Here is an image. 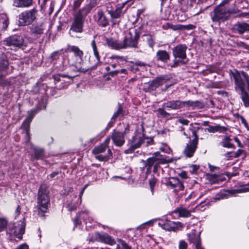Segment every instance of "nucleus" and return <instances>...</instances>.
Returning a JSON list of instances; mask_svg holds the SVG:
<instances>
[{
  "instance_id": "f8f14e48",
  "label": "nucleus",
  "mask_w": 249,
  "mask_h": 249,
  "mask_svg": "<svg viewBox=\"0 0 249 249\" xmlns=\"http://www.w3.org/2000/svg\"><path fill=\"white\" fill-rule=\"evenodd\" d=\"M232 77L234 80L235 89L238 88L240 90L245 89V83L247 87L249 85V76L248 74L243 71H236L232 73Z\"/></svg>"
},
{
  "instance_id": "3c124183",
  "label": "nucleus",
  "mask_w": 249,
  "mask_h": 249,
  "mask_svg": "<svg viewBox=\"0 0 249 249\" xmlns=\"http://www.w3.org/2000/svg\"><path fill=\"white\" fill-rule=\"evenodd\" d=\"M243 150L241 149H239L237 151H236L235 153L233 152H231V153H228L226 154L225 156L226 157H228V155L231 154H233V156L235 158H237L240 156L243 153Z\"/></svg>"
},
{
  "instance_id": "dca6fc26",
  "label": "nucleus",
  "mask_w": 249,
  "mask_h": 249,
  "mask_svg": "<svg viewBox=\"0 0 249 249\" xmlns=\"http://www.w3.org/2000/svg\"><path fill=\"white\" fill-rule=\"evenodd\" d=\"M3 42L5 45L10 47L11 49H16L23 45L24 40L21 36L14 35L6 38Z\"/></svg>"
},
{
  "instance_id": "680f3d73",
  "label": "nucleus",
  "mask_w": 249,
  "mask_h": 249,
  "mask_svg": "<svg viewBox=\"0 0 249 249\" xmlns=\"http://www.w3.org/2000/svg\"><path fill=\"white\" fill-rule=\"evenodd\" d=\"M196 192H193L189 196L186 198V200H189L192 198H196Z\"/></svg>"
},
{
  "instance_id": "a878e982",
  "label": "nucleus",
  "mask_w": 249,
  "mask_h": 249,
  "mask_svg": "<svg viewBox=\"0 0 249 249\" xmlns=\"http://www.w3.org/2000/svg\"><path fill=\"white\" fill-rule=\"evenodd\" d=\"M91 45L93 51L94 56L95 58V60L94 62H91L92 64V67H96L100 62V57L98 52L97 47L96 44V42L94 40H92L91 43Z\"/></svg>"
},
{
  "instance_id": "ddd939ff",
  "label": "nucleus",
  "mask_w": 249,
  "mask_h": 249,
  "mask_svg": "<svg viewBox=\"0 0 249 249\" xmlns=\"http://www.w3.org/2000/svg\"><path fill=\"white\" fill-rule=\"evenodd\" d=\"M37 10L35 8L25 11L19 15V22L20 25L25 26L32 23L36 18Z\"/></svg>"
},
{
  "instance_id": "cd10ccee",
  "label": "nucleus",
  "mask_w": 249,
  "mask_h": 249,
  "mask_svg": "<svg viewBox=\"0 0 249 249\" xmlns=\"http://www.w3.org/2000/svg\"><path fill=\"white\" fill-rule=\"evenodd\" d=\"M33 4V0H13V5L18 8H27Z\"/></svg>"
},
{
  "instance_id": "4be33fe9",
  "label": "nucleus",
  "mask_w": 249,
  "mask_h": 249,
  "mask_svg": "<svg viewBox=\"0 0 249 249\" xmlns=\"http://www.w3.org/2000/svg\"><path fill=\"white\" fill-rule=\"evenodd\" d=\"M95 18L99 25L105 27L108 25V19L106 18L102 10H98Z\"/></svg>"
},
{
  "instance_id": "ea45409f",
  "label": "nucleus",
  "mask_w": 249,
  "mask_h": 249,
  "mask_svg": "<svg viewBox=\"0 0 249 249\" xmlns=\"http://www.w3.org/2000/svg\"><path fill=\"white\" fill-rule=\"evenodd\" d=\"M143 89L145 92H151L156 90L152 81L144 83L143 86Z\"/></svg>"
},
{
  "instance_id": "13d9d810",
  "label": "nucleus",
  "mask_w": 249,
  "mask_h": 249,
  "mask_svg": "<svg viewBox=\"0 0 249 249\" xmlns=\"http://www.w3.org/2000/svg\"><path fill=\"white\" fill-rule=\"evenodd\" d=\"M175 225L174 226V227H175V231H176L177 230L181 229L183 227V224L179 222H175Z\"/></svg>"
},
{
  "instance_id": "052dcab7",
  "label": "nucleus",
  "mask_w": 249,
  "mask_h": 249,
  "mask_svg": "<svg viewBox=\"0 0 249 249\" xmlns=\"http://www.w3.org/2000/svg\"><path fill=\"white\" fill-rule=\"evenodd\" d=\"M178 122L179 123H180V124H184V125H188V124L189 122L188 120H187L186 119H184L183 118H179L178 120Z\"/></svg>"
},
{
  "instance_id": "c756f323",
  "label": "nucleus",
  "mask_w": 249,
  "mask_h": 249,
  "mask_svg": "<svg viewBox=\"0 0 249 249\" xmlns=\"http://www.w3.org/2000/svg\"><path fill=\"white\" fill-rule=\"evenodd\" d=\"M127 1L122 3L121 5H118L114 11L108 10L107 12L110 15L112 18H118L121 16L122 9L126 4Z\"/></svg>"
},
{
  "instance_id": "7c9ffc66",
  "label": "nucleus",
  "mask_w": 249,
  "mask_h": 249,
  "mask_svg": "<svg viewBox=\"0 0 249 249\" xmlns=\"http://www.w3.org/2000/svg\"><path fill=\"white\" fill-rule=\"evenodd\" d=\"M234 30L240 34L249 31V24L245 22H238L234 26Z\"/></svg>"
},
{
  "instance_id": "c9c22d12",
  "label": "nucleus",
  "mask_w": 249,
  "mask_h": 249,
  "mask_svg": "<svg viewBox=\"0 0 249 249\" xmlns=\"http://www.w3.org/2000/svg\"><path fill=\"white\" fill-rule=\"evenodd\" d=\"M106 43L108 46L115 49H123L124 46L123 45L122 46L121 42H117L112 39H107Z\"/></svg>"
},
{
  "instance_id": "338daca9",
  "label": "nucleus",
  "mask_w": 249,
  "mask_h": 249,
  "mask_svg": "<svg viewBox=\"0 0 249 249\" xmlns=\"http://www.w3.org/2000/svg\"><path fill=\"white\" fill-rule=\"evenodd\" d=\"M109 142H110V138H107L105 140L104 143H103L102 144H104V146H105L107 148H108V144L109 143Z\"/></svg>"
},
{
  "instance_id": "1a4fd4ad",
  "label": "nucleus",
  "mask_w": 249,
  "mask_h": 249,
  "mask_svg": "<svg viewBox=\"0 0 249 249\" xmlns=\"http://www.w3.org/2000/svg\"><path fill=\"white\" fill-rule=\"evenodd\" d=\"M213 13V15L212 17L213 21H223L228 19L231 13V11L227 6H224L221 4L215 8Z\"/></svg>"
},
{
  "instance_id": "5fc2aeb1",
  "label": "nucleus",
  "mask_w": 249,
  "mask_h": 249,
  "mask_svg": "<svg viewBox=\"0 0 249 249\" xmlns=\"http://www.w3.org/2000/svg\"><path fill=\"white\" fill-rule=\"evenodd\" d=\"M123 110V108L122 107L120 106L117 110L114 113L112 117V119H115L118 116L122 113Z\"/></svg>"
},
{
  "instance_id": "423d86ee",
  "label": "nucleus",
  "mask_w": 249,
  "mask_h": 249,
  "mask_svg": "<svg viewBox=\"0 0 249 249\" xmlns=\"http://www.w3.org/2000/svg\"><path fill=\"white\" fill-rule=\"evenodd\" d=\"M187 46L185 45L179 44L173 49V55L175 58L172 67H177L179 63H186V51Z\"/></svg>"
},
{
  "instance_id": "4d7b16f0",
  "label": "nucleus",
  "mask_w": 249,
  "mask_h": 249,
  "mask_svg": "<svg viewBox=\"0 0 249 249\" xmlns=\"http://www.w3.org/2000/svg\"><path fill=\"white\" fill-rule=\"evenodd\" d=\"M147 41L148 42V45L150 47H153L154 46L155 42L152 36H148L147 38Z\"/></svg>"
},
{
  "instance_id": "a18cd8bd",
  "label": "nucleus",
  "mask_w": 249,
  "mask_h": 249,
  "mask_svg": "<svg viewBox=\"0 0 249 249\" xmlns=\"http://www.w3.org/2000/svg\"><path fill=\"white\" fill-rule=\"evenodd\" d=\"M236 193H245L249 192V182L248 184H243L238 189L234 190Z\"/></svg>"
},
{
  "instance_id": "8fccbe9b",
  "label": "nucleus",
  "mask_w": 249,
  "mask_h": 249,
  "mask_svg": "<svg viewBox=\"0 0 249 249\" xmlns=\"http://www.w3.org/2000/svg\"><path fill=\"white\" fill-rule=\"evenodd\" d=\"M149 185H150V187L151 191L152 194H153L154 187L156 183V179L154 178H152L149 179Z\"/></svg>"
},
{
  "instance_id": "37998d69",
  "label": "nucleus",
  "mask_w": 249,
  "mask_h": 249,
  "mask_svg": "<svg viewBox=\"0 0 249 249\" xmlns=\"http://www.w3.org/2000/svg\"><path fill=\"white\" fill-rule=\"evenodd\" d=\"M209 132L214 133L215 132H221L223 130V127L220 126L219 125L214 126H209L206 129Z\"/></svg>"
},
{
  "instance_id": "f257e3e1",
  "label": "nucleus",
  "mask_w": 249,
  "mask_h": 249,
  "mask_svg": "<svg viewBox=\"0 0 249 249\" xmlns=\"http://www.w3.org/2000/svg\"><path fill=\"white\" fill-rule=\"evenodd\" d=\"M145 26H147V25L142 24L137 29L131 28L127 32L124 40L121 41L122 46H124L123 49L127 47H137L138 40L142 30Z\"/></svg>"
},
{
  "instance_id": "09e8293b",
  "label": "nucleus",
  "mask_w": 249,
  "mask_h": 249,
  "mask_svg": "<svg viewBox=\"0 0 249 249\" xmlns=\"http://www.w3.org/2000/svg\"><path fill=\"white\" fill-rule=\"evenodd\" d=\"M178 249H188L187 243L183 240H180L178 244Z\"/></svg>"
},
{
  "instance_id": "774afa93",
  "label": "nucleus",
  "mask_w": 249,
  "mask_h": 249,
  "mask_svg": "<svg viewBox=\"0 0 249 249\" xmlns=\"http://www.w3.org/2000/svg\"><path fill=\"white\" fill-rule=\"evenodd\" d=\"M234 140L237 143L238 146L239 147L242 146L241 142H240V141H239V140L238 139V138L237 137H234Z\"/></svg>"
},
{
  "instance_id": "79ce46f5",
  "label": "nucleus",
  "mask_w": 249,
  "mask_h": 249,
  "mask_svg": "<svg viewBox=\"0 0 249 249\" xmlns=\"http://www.w3.org/2000/svg\"><path fill=\"white\" fill-rule=\"evenodd\" d=\"M0 24H2V28L5 29L8 25V18L6 14L0 15Z\"/></svg>"
},
{
  "instance_id": "0e129e2a",
  "label": "nucleus",
  "mask_w": 249,
  "mask_h": 249,
  "mask_svg": "<svg viewBox=\"0 0 249 249\" xmlns=\"http://www.w3.org/2000/svg\"><path fill=\"white\" fill-rule=\"evenodd\" d=\"M125 71H126L125 69H122V70H121L120 71H119L118 70H116V71L111 72V75H113L114 73L117 74L119 72H120L122 73H125Z\"/></svg>"
},
{
  "instance_id": "603ef678",
  "label": "nucleus",
  "mask_w": 249,
  "mask_h": 249,
  "mask_svg": "<svg viewBox=\"0 0 249 249\" xmlns=\"http://www.w3.org/2000/svg\"><path fill=\"white\" fill-rule=\"evenodd\" d=\"M78 205V203H72V202H69L68 203L67 207L69 209V211H73V210H76Z\"/></svg>"
},
{
  "instance_id": "6ab92c4d",
  "label": "nucleus",
  "mask_w": 249,
  "mask_h": 249,
  "mask_svg": "<svg viewBox=\"0 0 249 249\" xmlns=\"http://www.w3.org/2000/svg\"><path fill=\"white\" fill-rule=\"evenodd\" d=\"M80 218H83V220L85 221L87 227H91L92 226L89 224L88 225V223L87 221V218H88L89 223H92V222H94L93 219L91 217L89 216V213L88 211L82 212L74 219L73 222L75 226L81 224V221H80Z\"/></svg>"
},
{
  "instance_id": "f704fd0d",
  "label": "nucleus",
  "mask_w": 249,
  "mask_h": 249,
  "mask_svg": "<svg viewBox=\"0 0 249 249\" xmlns=\"http://www.w3.org/2000/svg\"><path fill=\"white\" fill-rule=\"evenodd\" d=\"M70 50L73 53V55H71V56L83 58L84 54L82 50H80L78 47L75 46H72L70 47Z\"/></svg>"
},
{
  "instance_id": "6e6552de",
  "label": "nucleus",
  "mask_w": 249,
  "mask_h": 249,
  "mask_svg": "<svg viewBox=\"0 0 249 249\" xmlns=\"http://www.w3.org/2000/svg\"><path fill=\"white\" fill-rule=\"evenodd\" d=\"M173 161L172 158H167L160 154V152H156L152 157L148 158L145 162V165L148 167L149 169H151L153 166L155 168L159 164H166L172 162Z\"/></svg>"
},
{
  "instance_id": "49530a36",
  "label": "nucleus",
  "mask_w": 249,
  "mask_h": 249,
  "mask_svg": "<svg viewBox=\"0 0 249 249\" xmlns=\"http://www.w3.org/2000/svg\"><path fill=\"white\" fill-rule=\"evenodd\" d=\"M159 149L164 153L170 154L172 152V150L166 143H162L159 147Z\"/></svg>"
},
{
  "instance_id": "473e14b6",
  "label": "nucleus",
  "mask_w": 249,
  "mask_h": 249,
  "mask_svg": "<svg viewBox=\"0 0 249 249\" xmlns=\"http://www.w3.org/2000/svg\"><path fill=\"white\" fill-rule=\"evenodd\" d=\"M196 231H192V232L187 234L188 240L191 243L196 245L197 243H200V235L196 234ZM200 234V233H199Z\"/></svg>"
},
{
  "instance_id": "20e7f679",
  "label": "nucleus",
  "mask_w": 249,
  "mask_h": 249,
  "mask_svg": "<svg viewBox=\"0 0 249 249\" xmlns=\"http://www.w3.org/2000/svg\"><path fill=\"white\" fill-rule=\"evenodd\" d=\"M83 63V58L70 55L66 56L62 58L59 69L60 71H64L69 69L71 71H78L81 69Z\"/></svg>"
},
{
  "instance_id": "a19ab883",
  "label": "nucleus",
  "mask_w": 249,
  "mask_h": 249,
  "mask_svg": "<svg viewBox=\"0 0 249 249\" xmlns=\"http://www.w3.org/2000/svg\"><path fill=\"white\" fill-rule=\"evenodd\" d=\"M8 62L6 59L2 60L0 62V73L1 75L5 74V72L8 68Z\"/></svg>"
},
{
  "instance_id": "6e6d98bb",
  "label": "nucleus",
  "mask_w": 249,
  "mask_h": 249,
  "mask_svg": "<svg viewBox=\"0 0 249 249\" xmlns=\"http://www.w3.org/2000/svg\"><path fill=\"white\" fill-rule=\"evenodd\" d=\"M158 113L162 117H166L169 115V114L166 112L163 108H160L158 109Z\"/></svg>"
},
{
  "instance_id": "de8ad7c7",
  "label": "nucleus",
  "mask_w": 249,
  "mask_h": 249,
  "mask_svg": "<svg viewBox=\"0 0 249 249\" xmlns=\"http://www.w3.org/2000/svg\"><path fill=\"white\" fill-rule=\"evenodd\" d=\"M7 224V221L5 218H0V232L3 231Z\"/></svg>"
},
{
  "instance_id": "c85d7f7f",
  "label": "nucleus",
  "mask_w": 249,
  "mask_h": 249,
  "mask_svg": "<svg viewBox=\"0 0 249 249\" xmlns=\"http://www.w3.org/2000/svg\"><path fill=\"white\" fill-rule=\"evenodd\" d=\"M240 97L245 107H249V85L247 87V90L245 89L240 90Z\"/></svg>"
},
{
  "instance_id": "39448f33",
  "label": "nucleus",
  "mask_w": 249,
  "mask_h": 249,
  "mask_svg": "<svg viewBox=\"0 0 249 249\" xmlns=\"http://www.w3.org/2000/svg\"><path fill=\"white\" fill-rule=\"evenodd\" d=\"M25 228V219L24 217H22L20 220L17 222L9 223L6 232L7 234L10 235L12 240H16V238L20 240L24 233Z\"/></svg>"
},
{
  "instance_id": "e433bc0d",
  "label": "nucleus",
  "mask_w": 249,
  "mask_h": 249,
  "mask_svg": "<svg viewBox=\"0 0 249 249\" xmlns=\"http://www.w3.org/2000/svg\"><path fill=\"white\" fill-rule=\"evenodd\" d=\"M174 212L178 213L180 217H188L191 216V212L184 208L178 209Z\"/></svg>"
},
{
  "instance_id": "72a5a7b5",
  "label": "nucleus",
  "mask_w": 249,
  "mask_h": 249,
  "mask_svg": "<svg viewBox=\"0 0 249 249\" xmlns=\"http://www.w3.org/2000/svg\"><path fill=\"white\" fill-rule=\"evenodd\" d=\"M168 80L169 79L167 77V76H161L158 77L154 79V80H152V82L154 84V87H155V89H156L160 86L166 84Z\"/></svg>"
},
{
  "instance_id": "e2e57ef3",
  "label": "nucleus",
  "mask_w": 249,
  "mask_h": 249,
  "mask_svg": "<svg viewBox=\"0 0 249 249\" xmlns=\"http://www.w3.org/2000/svg\"><path fill=\"white\" fill-rule=\"evenodd\" d=\"M29 249V247L27 244H23L18 246L16 249Z\"/></svg>"
},
{
  "instance_id": "f3484780",
  "label": "nucleus",
  "mask_w": 249,
  "mask_h": 249,
  "mask_svg": "<svg viewBox=\"0 0 249 249\" xmlns=\"http://www.w3.org/2000/svg\"><path fill=\"white\" fill-rule=\"evenodd\" d=\"M91 240L92 241H97L103 242L110 245H113L115 244L114 239L106 233L101 234L99 232H95L92 235Z\"/></svg>"
},
{
  "instance_id": "4468645a",
  "label": "nucleus",
  "mask_w": 249,
  "mask_h": 249,
  "mask_svg": "<svg viewBox=\"0 0 249 249\" xmlns=\"http://www.w3.org/2000/svg\"><path fill=\"white\" fill-rule=\"evenodd\" d=\"M192 134L194 137L192 140L186 143V145L183 150V153L185 156L188 158L192 157L196 149L198 144V137L195 131H192Z\"/></svg>"
},
{
  "instance_id": "7ed1b4c3",
  "label": "nucleus",
  "mask_w": 249,
  "mask_h": 249,
  "mask_svg": "<svg viewBox=\"0 0 249 249\" xmlns=\"http://www.w3.org/2000/svg\"><path fill=\"white\" fill-rule=\"evenodd\" d=\"M88 14L80 9L74 14L69 30V34L71 36H74V33H82L83 32L85 18Z\"/></svg>"
},
{
  "instance_id": "2eb2a0df",
  "label": "nucleus",
  "mask_w": 249,
  "mask_h": 249,
  "mask_svg": "<svg viewBox=\"0 0 249 249\" xmlns=\"http://www.w3.org/2000/svg\"><path fill=\"white\" fill-rule=\"evenodd\" d=\"M55 88L58 89L67 88L72 82V77L66 75H54L53 76Z\"/></svg>"
},
{
  "instance_id": "c03bdc74",
  "label": "nucleus",
  "mask_w": 249,
  "mask_h": 249,
  "mask_svg": "<svg viewBox=\"0 0 249 249\" xmlns=\"http://www.w3.org/2000/svg\"><path fill=\"white\" fill-rule=\"evenodd\" d=\"M231 139L229 137L225 138L223 141L221 142V145L226 148H231L233 147V145L232 144L231 142Z\"/></svg>"
},
{
  "instance_id": "58836bf2",
  "label": "nucleus",
  "mask_w": 249,
  "mask_h": 249,
  "mask_svg": "<svg viewBox=\"0 0 249 249\" xmlns=\"http://www.w3.org/2000/svg\"><path fill=\"white\" fill-rule=\"evenodd\" d=\"M111 59L113 60V62H111L110 67L112 69H115L117 65L119 64L120 61H123L124 59L123 56H120L118 55H113L110 57Z\"/></svg>"
},
{
  "instance_id": "9d476101",
  "label": "nucleus",
  "mask_w": 249,
  "mask_h": 249,
  "mask_svg": "<svg viewBox=\"0 0 249 249\" xmlns=\"http://www.w3.org/2000/svg\"><path fill=\"white\" fill-rule=\"evenodd\" d=\"M92 153L95 155V158L101 161H107L112 157L111 150L104 144L95 147L92 150Z\"/></svg>"
},
{
  "instance_id": "412c9836",
  "label": "nucleus",
  "mask_w": 249,
  "mask_h": 249,
  "mask_svg": "<svg viewBox=\"0 0 249 249\" xmlns=\"http://www.w3.org/2000/svg\"><path fill=\"white\" fill-rule=\"evenodd\" d=\"M181 108L186 107L189 109L201 108L204 107L203 104L199 101H181Z\"/></svg>"
},
{
  "instance_id": "5701e85b",
  "label": "nucleus",
  "mask_w": 249,
  "mask_h": 249,
  "mask_svg": "<svg viewBox=\"0 0 249 249\" xmlns=\"http://www.w3.org/2000/svg\"><path fill=\"white\" fill-rule=\"evenodd\" d=\"M44 29V24L42 23L34 24L31 27L32 34L36 37L43 33Z\"/></svg>"
},
{
  "instance_id": "864d4df0",
  "label": "nucleus",
  "mask_w": 249,
  "mask_h": 249,
  "mask_svg": "<svg viewBox=\"0 0 249 249\" xmlns=\"http://www.w3.org/2000/svg\"><path fill=\"white\" fill-rule=\"evenodd\" d=\"M84 0H74L73 4V8L74 9H76L78 8L81 3L83 2Z\"/></svg>"
},
{
  "instance_id": "2f4dec72",
  "label": "nucleus",
  "mask_w": 249,
  "mask_h": 249,
  "mask_svg": "<svg viewBox=\"0 0 249 249\" xmlns=\"http://www.w3.org/2000/svg\"><path fill=\"white\" fill-rule=\"evenodd\" d=\"M98 0H87L88 4L85 5L82 9L85 13H89L91 10L97 6L99 3Z\"/></svg>"
},
{
  "instance_id": "0eeeda50",
  "label": "nucleus",
  "mask_w": 249,
  "mask_h": 249,
  "mask_svg": "<svg viewBox=\"0 0 249 249\" xmlns=\"http://www.w3.org/2000/svg\"><path fill=\"white\" fill-rule=\"evenodd\" d=\"M124 130L120 131L118 130H114L111 135V139L113 143L118 147L123 146L125 142L124 137L130 132V125L129 124L124 125Z\"/></svg>"
},
{
  "instance_id": "f03ea898",
  "label": "nucleus",
  "mask_w": 249,
  "mask_h": 249,
  "mask_svg": "<svg viewBox=\"0 0 249 249\" xmlns=\"http://www.w3.org/2000/svg\"><path fill=\"white\" fill-rule=\"evenodd\" d=\"M49 204V191L45 186L42 185L38 192L37 208L38 214L43 216L47 212Z\"/></svg>"
},
{
  "instance_id": "393cba45",
  "label": "nucleus",
  "mask_w": 249,
  "mask_h": 249,
  "mask_svg": "<svg viewBox=\"0 0 249 249\" xmlns=\"http://www.w3.org/2000/svg\"><path fill=\"white\" fill-rule=\"evenodd\" d=\"M169 53L165 50H159L156 53V58L157 61L166 63L170 59Z\"/></svg>"
},
{
  "instance_id": "9b49d317",
  "label": "nucleus",
  "mask_w": 249,
  "mask_h": 249,
  "mask_svg": "<svg viewBox=\"0 0 249 249\" xmlns=\"http://www.w3.org/2000/svg\"><path fill=\"white\" fill-rule=\"evenodd\" d=\"M144 136L141 132L136 131L132 138L128 140L127 145L128 148L125 150V154L132 153L136 149L140 147L143 142Z\"/></svg>"
},
{
  "instance_id": "b1692460",
  "label": "nucleus",
  "mask_w": 249,
  "mask_h": 249,
  "mask_svg": "<svg viewBox=\"0 0 249 249\" xmlns=\"http://www.w3.org/2000/svg\"><path fill=\"white\" fill-rule=\"evenodd\" d=\"M27 146H30L34 151L35 157L36 160H43L45 158L44 150L42 148L35 147L32 143L28 142Z\"/></svg>"
},
{
  "instance_id": "69168bd1",
  "label": "nucleus",
  "mask_w": 249,
  "mask_h": 249,
  "mask_svg": "<svg viewBox=\"0 0 249 249\" xmlns=\"http://www.w3.org/2000/svg\"><path fill=\"white\" fill-rule=\"evenodd\" d=\"M217 176L215 174H213L210 176V179L213 180V182H215L217 180Z\"/></svg>"
},
{
  "instance_id": "bb28decb",
  "label": "nucleus",
  "mask_w": 249,
  "mask_h": 249,
  "mask_svg": "<svg viewBox=\"0 0 249 249\" xmlns=\"http://www.w3.org/2000/svg\"><path fill=\"white\" fill-rule=\"evenodd\" d=\"M163 107L174 110L181 108V101L173 100L168 101L163 104Z\"/></svg>"
},
{
  "instance_id": "4c0bfd02",
  "label": "nucleus",
  "mask_w": 249,
  "mask_h": 249,
  "mask_svg": "<svg viewBox=\"0 0 249 249\" xmlns=\"http://www.w3.org/2000/svg\"><path fill=\"white\" fill-rule=\"evenodd\" d=\"M175 222L171 221H166L162 224L161 227L163 229L168 231H175Z\"/></svg>"
},
{
  "instance_id": "aec40b11",
  "label": "nucleus",
  "mask_w": 249,
  "mask_h": 249,
  "mask_svg": "<svg viewBox=\"0 0 249 249\" xmlns=\"http://www.w3.org/2000/svg\"><path fill=\"white\" fill-rule=\"evenodd\" d=\"M36 112L37 110L36 109L32 110L29 113L28 116L27 117L22 124V127L26 131V136L28 139H29V125L32 121L34 116L36 113Z\"/></svg>"
},
{
  "instance_id": "a211bd4d",
  "label": "nucleus",
  "mask_w": 249,
  "mask_h": 249,
  "mask_svg": "<svg viewBox=\"0 0 249 249\" xmlns=\"http://www.w3.org/2000/svg\"><path fill=\"white\" fill-rule=\"evenodd\" d=\"M165 184L167 187L173 189L176 192L183 190L184 188L183 183L176 178H170L166 179Z\"/></svg>"
},
{
  "instance_id": "bf43d9fd",
  "label": "nucleus",
  "mask_w": 249,
  "mask_h": 249,
  "mask_svg": "<svg viewBox=\"0 0 249 249\" xmlns=\"http://www.w3.org/2000/svg\"><path fill=\"white\" fill-rule=\"evenodd\" d=\"M121 245L124 249H129L130 247L127 244V243L123 240H119Z\"/></svg>"
}]
</instances>
